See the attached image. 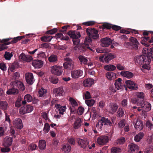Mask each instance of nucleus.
<instances>
[{
	"instance_id": "1",
	"label": "nucleus",
	"mask_w": 153,
	"mask_h": 153,
	"mask_svg": "<svg viewBox=\"0 0 153 153\" xmlns=\"http://www.w3.org/2000/svg\"><path fill=\"white\" fill-rule=\"evenodd\" d=\"M153 59V52L149 53L148 55H141L136 56L134 58L136 62L142 65L143 64H149L151 60Z\"/></svg>"
},
{
	"instance_id": "2",
	"label": "nucleus",
	"mask_w": 153,
	"mask_h": 153,
	"mask_svg": "<svg viewBox=\"0 0 153 153\" xmlns=\"http://www.w3.org/2000/svg\"><path fill=\"white\" fill-rule=\"evenodd\" d=\"M23 36H18L16 37L13 38L11 42H8V41L10 39H6L2 40L1 42L3 43V45L0 46V51H2L6 48L4 45H8L10 44H14L16 43L18 41L22 39Z\"/></svg>"
},
{
	"instance_id": "3",
	"label": "nucleus",
	"mask_w": 153,
	"mask_h": 153,
	"mask_svg": "<svg viewBox=\"0 0 153 153\" xmlns=\"http://www.w3.org/2000/svg\"><path fill=\"white\" fill-rule=\"evenodd\" d=\"M116 54L110 53L100 56L99 57V60L102 62L108 63L110 61L116 58Z\"/></svg>"
},
{
	"instance_id": "4",
	"label": "nucleus",
	"mask_w": 153,
	"mask_h": 153,
	"mask_svg": "<svg viewBox=\"0 0 153 153\" xmlns=\"http://www.w3.org/2000/svg\"><path fill=\"white\" fill-rule=\"evenodd\" d=\"M91 38H92L91 37L88 36V37L86 38L85 39V44L77 46L81 52L84 51H86L87 49H88L92 51V50L88 46V43H90L92 41Z\"/></svg>"
},
{
	"instance_id": "5",
	"label": "nucleus",
	"mask_w": 153,
	"mask_h": 153,
	"mask_svg": "<svg viewBox=\"0 0 153 153\" xmlns=\"http://www.w3.org/2000/svg\"><path fill=\"white\" fill-rule=\"evenodd\" d=\"M68 35L74 39L73 42L75 45H78L80 42L78 39L81 36L79 32L77 31H69L68 33Z\"/></svg>"
},
{
	"instance_id": "6",
	"label": "nucleus",
	"mask_w": 153,
	"mask_h": 153,
	"mask_svg": "<svg viewBox=\"0 0 153 153\" xmlns=\"http://www.w3.org/2000/svg\"><path fill=\"white\" fill-rule=\"evenodd\" d=\"M112 125V123L108 118L102 117L98 121L96 125V127L101 128L102 126L103 125L111 126Z\"/></svg>"
},
{
	"instance_id": "7",
	"label": "nucleus",
	"mask_w": 153,
	"mask_h": 153,
	"mask_svg": "<svg viewBox=\"0 0 153 153\" xmlns=\"http://www.w3.org/2000/svg\"><path fill=\"white\" fill-rule=\"evenodd\" d=\"M51 71L52 74L57 76L61 75L63 72L62 67L54 65L51 67Z\"/></svg>"
},
{
	"instance_id": "8",
	"label": "nucleus",
	"mask_w": 153,
	"mask_h": 153,
	"mask_svg": "<svg viewBox=\"0 0 153 153\" xmlns=\"http://www.w3.org/2000/svg\"><path fill=\"white\" fill-rule=\"evenodd\" d=\"M66 62L63 64L64 68L68 70H71L74 68V63L72 60L68 58H65Z\"/></svg>"
},
{
	"instance_id": "9",
	"label": "nucleus",
	"mask_w": 153,
	"mask_h": 153,
	"mask_svg": "<svg viewBox=\"0 0 153 153\" xmlns=\"http://www.w3.org/2000/svg\"><path fill=\"white\" fill-rule=\"evenodd\" d=\"M86 32L88 35L93 39H96L99 37L98 31L95 29H87Z\"/></svg>"
},
{
	"instance_id": "10",
	"label": "nucleus",
	"mask_w": 153,
	"mask_h": 153,
	"mask_svg": "<svg viewBox=\"0 0 153 153\" xmlns=\"http://www.w3.org/2000/svg\"><path fill=\"white\" fill-rule=\"evenodd\" d=\"M134 125L135 128L137 130L140 131L144 127L143 121L139 119H135L134 121Z\"/></svg>"
},
{
	"instance_id": "11",
	"label": "nucleus",
	"mask_w": 153,
	"mask_h": 153,
	"mask_svg": "<svg viewBox=\"0 0 153 153\" xmlns=\"http://www.w3.org/2000/svg\"><path fill=\"white\" fill-rule=\"evenodd\" d=\"M125 83L126 86L130 89L136 90L138 88L137 84L132 81L127 80Z\"/></svg>"
},
{
	"instance_id": "12",
	"label": "nucleus",
	"mask_w": 153,
	"mask_h": 153,
	"mask_svg": "<svg viewBox=\"0 0 153 153\" xmlns=\"http://www.w3.org/2000/svg\"><path fill=\"white\" fill-rule=\"evenodd\" d=\"M10 85L13 87L16 88L17 87L21 90L23 91L25 90V87L22 83L18 80H15L13 82H11Z\"/></svg>"
},
{
	"instance_id": "13",
	"label": "nucleus",
	"mask_w": 153,
	"mask_h": 153,
	"mask_svg": "<svg viewBox=\"0 0 153 153\" xmlns=\"http://www.w3.org/2000/svg\"><path fill=\"white\" fill-rule=\"evenodd\" d=\"M108 141V138L106 136H103L98 137L97 140V143L100 145H104Z\"/></svg>"
},
{
	"instance_id": "14",
	"label": "nucleus",
	"mask_w": 153,
	"mask_h": 153,
	"mask_svg": "<svg viewBox=\"0 0 153 153\" xmlns=\"http://www.w3.org/2000/svg\"><path fill=\"white\" fill-rule=\"evenodd\" d=\"M83 74V71L80 70H75L71 71V76L74 79H76L81 76Z\"/></svg>"
},
{
	"instance_id": "15",
	"label": "nucleus",
	"mask_w": 153,
	"mask_h": 153,
	"mask_svg": "<svg viewBox=\"0 0 153 153\" xmlns=\"http://www.w3.org/2000/svg\"><path fill=\"white\" fill-rule=\"evenodd\" d=\"M78 143L79 145L81 147L85 149L88 146V141L86 138L83 139H79L78 140Z\"/></svg>"
},
{
	"instance_id": "16",
	"label": "nucleus",
	"mask_w": 153,
	"mask_h": 153,
	"mask_svg": "<svg viewBox=\"0 0 153 153\" xmlns=\"http://www.w3.org/2000/svg\"><path fill=\"white\" fill-rule=\"evenodd\" d=\"M101 45L105 47L108 46L112 43L111 40L109 38H104L101 40Z\"/></svg>"
},
{
	"instance_id": "17",
	"label": "nucleus",
	"mask_w": 153,
	"mask_h": 153,
	"mask_svg": "<svg viewBox=\"0 0 153 153\" xmlns=\"http://www.w3.org/2000/svg\"><path fill=\"white\" fill-rule=\"evenodd\" d=\"M26 79L28 84L32 85L34 81L33 74L31 73H27L25 74Z\"/></svg>"
},
{
	"instance_id": "18",
	"label": "nucleus",
	"mask_w": 153,
	"mask_h": 153,
	"mask_svg": "<svg viewBox=\"0 0 153 153\" xmlns=\"http://www.w3.org/2000/svg\"><path fill=\"white\" fill-rule=\"evenodd\" d=\"M13 123L14 126L17 128L21 129L23 128L22 121L20 119H16L13 121Z\"/></svg>"
},
{
	"instance_id": "19",
	"label": "nucleus",
	"mask_w": 153,
	"mask_h": 153,
	"mask_svg": "<svg viewBox=\"0 0 153 153\" xmlns=\"http://www.w3.org/2000/svg\"><path fill=\"white\" fill-rule=\"evenodd\" d=\"M19 57L21 60L27 62H30L33 59L32 57L31 56L26 55L23 53L20 54Z\"/></svg>"
},
{
	"instance_id": "20",
	"label": "nucleus",
	"mask_w": 153,
	"mask_h": 153,
	"mask_svg": "<svg viewBox=\"0 0 153 153\" xmlns=\"http://www.w3.org/2000/svg\"><path fill=\"white\" fill-rule=\"evenodd\" d=\"M12 138L6 136L4 139L3 145L4 146H9L12 145Z\"/></svg>"
},
{
	"instance_id": "21",
	"label": "nucleus",
	"mask_w": 153,
	"mask_h": 153,
	"mask_svg": "<svg viewBox=\"0 0 153 153\" xmlns=\"http://www.w3.org/2000/svg\"><path fill=\"white\" fill-rule=\"evenodd\" d=\"M128 152L132 153L137 152L139 148L137 145L133 143L128 145Z\"/></svg>"
},
{
	"instance_id": "22",
	"label": "nucleus",
	"mask_w": 153,
	"mask_h": 153,
	"mask_svg": "<svg viewBox=\"0 0 153 153\" xmlns=\"http://www.w3.org/2000/svg\"><path fill=\"white\" fill-rule=\"evenodd\" d=\"M142 111H148L151 109V106L150 103L147 102H144V104L141 105Z\"/></svg>"
},
{
	"instance_id": "23",
	"label": "nucleus",
	"mask_w": 153,
	"mask_h": 153,
	"mask_svg": "<svg viewBox=\"0 0 153 153\" xmlns=\"http://www.w3.org/2000/svg\"><path fill=\"white\" fill-rule=\"evenodd\" d=\"M94 80L92 79L88 78L83 82V84L85 87H90L94 83Z\"/></svg>"
},
{
	"instance_id": "24",
	"label": "nucleus",
	"mask_w": 153,
	"mask_h": 153,
	"mask_svg": "<svg viewBox=\"0 0 153 153\" xmlns=\"http://www.w3.org/2000/svg\"><path fill=\"white\" fill-rule=\"evenodd\" d=\"M118 108L117 104L114 103H111L108 108L109 112L111 113H114L116 111Z\"/></svg>"
},
{
	"instance_id": "25",
	"label": "nucleus",
	"mask_w": 153,
	"mask_h": 153,
	"mask_svg": "<svg viewBox=\"0 0 153 153\" xmlns=\"http://www.w3.org/2000/svg\"><path fill=\"white\" fill-rule=\"evenodd\" d=\"M130 41L132 43V47L134 49L136 50L138 48V45H139V43L135 38L133 37H131L130 38Z\"/></svg>"
},
{
	"instance_id": "26",
	"label": "nucleus",
	"mask_w": 153,
	"mask_h": 153,
	"mask_svg": "<svg viewBox=\"0 0 153 153\" xmlns=\"http://www.w3.org/2000/svg\"><path fill=\"white\" fill-rule=\"evenodd\" d=\"M43 62L41 60L34 61L32 63V64L34 68H41L43 66Z\"/></svg>"
},
{
	"instance_id": "27",
	"label": "nucleus",
	"mask_w": 153,
	"mask_h": 153,
	"mask_svg": "<svg viewBox=\"0 0 153 153\" xmlns=\"http://www.w3.org/2000/svg\"><path fill=\"white\" fill-rule=\"evenodd\" d=\"M53 91L57 96H62L64 93L63 88L62 87L54 89Z\"/></svg>"
},
{
	"instance_id": "28",
	"label": "nucleus",
	"mask_w": 153,
	"mask_h": 153,
	"mask_svg": "<svg viewBox=\"0 0 153 153\" xmlns=\"http://www.w3.org/2000/svg\"><path fill=\"white\" fill-rule=\"evenodd\" d=\"M120 74L122 76L128 79L132 78L134 76L133 74L131 72L124 71H122L120 73Z\"/></svg>"
},
{
	"instance_id": "29",
	"label": "nucleus",
	"mask_w": 153,
	"mask_h": 153,
	"mask_svg": "<svg viewBox=\"0 0 153 153\" xmlns=\"http://www.w3.org/2000/svg\"><path fill=\"white\" fill-rule=\"evenodd\" d=\"M61 149L64 152L68 153L70 152L71 147L68 144H64L62 146Z\"/></svg>"
},
{
	"instance_id": "30",
	"label": "nucleus",
	"mask_w": 153,
	"mask_h": 153,
	"mask_svg": "<svg viewBox=\"0 0 153 153\" xmlns=\"http://www.w3.org/2000/svg\"><path fill=\"white\" fill-rule=\"evenodd\" d=\"M106 76L110 80L114 79L116 78V74L111 72H108L106 74Z\"/></svg>"
},
{
	"instance_id": "31",
	"label": "nucleus",
	"mask_w": 153,
	"mask_h": 153,
	"mask_svg": "<svg viewBox=\"0 0 153 153\" xmlns=\"http://www.w3.org/2000/svg\"><path fill=\"white\" fill-rule=\"evenodd\" d=\"M142 44L146 46V47L143 48L142 53L143 54V55H148L149 53L153 52V51H150V50L149 49V48L147 47L149 46L148 45L146 44L145 43H142Z\"/></svg>"
},
{
	"instance_id": "32",
	"label": "nucleus",
	"mask_w": 153,
	"mask_h": 153,
	"mask_svg": "<svg viewBox=\"0 0 153 153\" xmlns=\"http://www.w3.org/2000/svg\"><path fill=\"white\" fill-rule=\"evenodd\" d=\"M47 90L43 88L39 89L38 92V96L39 97H44L46 96Z\"/></svg>"
},
{
	"instance_id": "33",
	"label": "nucleus",
	"mask_w": 153,
	"mask_h": 153,
	"mask_svg": "<svg viewBox=\"0 0 153 153\" xmlns=\"http://www.w3.org/2000/svg\"><path fill=\"white\" fill-rule=\"evenodd\" d=\"M24 101L22 102V103L23 104H25L27 102H30L32 101V97L30 94H27L24 97Z\"/></svg>"
},
{
	"instance_id": "34",
	"label": "nucleus",
	"mask_w": 153,
	"mask_h": 153,
	"mask_svg": "<svg viewBox=\"0 0 153 153\" xmlns=\"http://www.w3.org/2000/svg\"><path fill=\"white\" fill-rule=\"evenodd\" d=\"M6 93L8 95L16 94L19 93V91L17 88L13 87L7 90Z\"/></svg>"
},
{
	"instance_id": "35",
	"label": "nucleus",
	"mask_w": 153,
	"mask_h": 153,
	"mask_svg": "<svg viewBox=\"0 0 153 153\" xmlns=\"http://www.w3.org/2000/svg\"><path fill=\"white\" fill-rule=\"evenodd\" d=\"M82 121L80 118H78L74 123V127L75 129L79 128L81 125Z\"/></svg>"
},
{
	"instance_id": "36",
	"label": "nucleus",
	"mask_w": 153,
	"mask_h": 153,
	"mask_svg": "<svg viewBox=\"0 0 153 153\" xmlns=\"http://www.w3.org/2000/svg\"><path fill=\"white\" fill-rule=\"evenodd\" d=\"M122 79L119 78L115 81V85L117 89H121L123 87V85L121 83Z\"/></svg>"
},
{
	"instance_id": "37",
	"label": "nucleus",
	"mask_w": 153,
	"mask_h": 153,
	"mask_svg": "<svg viewBox=\"0 0 153 153\" xmlns=\"http://www.w3.org/2000/svg\"><path fill=\"white\" fill-rule=\"evenodd\" d=\"M104 68L107 71H112L115 70L116 67L113 65L109 64L105 65Z\"/></svg>"
},
{
	"instance_id": "38",
	"label": "nucleus",
	"mask_w": 153,
	"mask_h": 153,
	"mask_svg": "<svg viewBox=\"0 0 153 153\" xmlns=\"http://www.w3.org/2000/svg\"><path fill=\"white\" fill-rule=\"evenodd\" d=\"M56 108L59 109L60 114H63L65 110V106H61L59 104H56L55 105Z\"/></svg>"
},
{
	"instance_id": "39",
	"label": "nucleus",
	"mask_w": 153,
	"mask_h": 153,
	"mask_svg": "<svg viewBox=\"0 0 153 153\" xmlns=\"http://www.w3.org/2000/svg\"><path fill=\"white\" fill-rule=\"evenodd\" d=\"M46 145L45 141L44 140H40L39 141V147L41 150H43L46 147Z\"/></svg>"
},
{
	"instance_id": "40",
	"label": "nucleus",
	"mask_w": 153,
	"mask_h": 153,
	"mask_svg": "<svg viewBox=\"0 0 153 153\" xmlns=\"http://www.w3.org/2000/svg\"><path fill=\"white\" fill-rule=\"evenodd\" d=\"M144 136V134L142 132H140L136 134L134 137V140L136 142H139Z\"/></svg>"
},
{
	"instance_id": "41",
	"label": "nucleus",
	"mask_w": 153,
	"mask_h": 153,
	"mask_svg": "<svg viewBox=\"0 0 153 153\" xmlns=\"http://www.w3.org/2000/svg\"><path fill=\"white\" fill-rule=\"evenodd\" d=\"M47 57L45 53L40 51L36 55V57L39 59L45 58Z\"/></svg>"
},
{
	"instance_id": "42",
	"label": "nucleus",
	"mask_w": 153,
	"mask_h": 153,
	"mask_svg": "<svg viewBox=\"0 0 153 153\" xmlns=\"http://www.w3.org/2000/svg\"><path fill=\"white\" fill-rule=\"evenodd\" d=\"M143 65L141 68V70L144 72H146V70H149L150 69L149 64H143Z\"/></svg>"
},
{
	"instance_id": "43",
	"label": "nucleus",
	"mask_w": 153,
	"mask_h": 153,
	"mask_svg": "<svg viewBox=\"0 0 153 153\" xmlns=\"http://www.w3.org/2000/svg\"><path fill=\"white\" fill-rule=\"evenodd\" d=\"M125 110L122 108H119L117 112V116L119 117H123L124 114Z\"/></svg>"
},
{
	"instance_id": "44",
	"label": "nucleus",
	"mask_w": 153,
	"mask_h": 153,
	"mask_svg": "<svg viewBox=\"0 0 153 153\" xmlns=\"http://www.w3.org/2000/svg\"><path fill=\"white\" fill-rule=\"evenodd\" d=\"M52 38V36H44L41 37V39L43 42H48L51 41Z\"/></svg>"
},
{
	"instance_id": "45",
	"label": "nucleus",
	"mask_w": 153,
	"mask_h": 153,
	"mask_svg": "<svg viewBox=\"0 0 153 153\" xmlns=\"http://www.w3.org/2000/svg\"><path fill=\"white\" fill-rule=\"evenodd\" d=\"M8 107V104L6 101H1L0 102V108L4 110H6Z\"/></svg>"
},
{
	"instance_id": "46",
	"label": "nucleus",
	"mask_w": 153,
	"mask_h": 153,
	"mask_svg": "<svg viewBox=\"0 0 153 153\" xmlns=\"http://www.w3.org/2000/svg\"><path fill=\"white\" fill-rule=\"evenodd\" d=\"M57 60V56L54 55H52L48 58V60L50 62H55Z\"/></svg>"
},
{
	"instance_id": "47",
	"label": "nucleus",
	"mask_w": 153,
	"mask_h": 153,
	"mask_svg": "<svg viewBox=\"0 0 153 153\" xmlns=\"http://www.w3.org/2000/svg\"><path fill=\"white\" fill-rule=\"evenodd\" d=\"M79 59L82 64H86L88 62L87 59L84 56H80L79 57Z\"/></svg>"
},
{
	"instance_id": "48",
	"label": "nucleus",
	"mask_w": 153,
	"mask_h": 153,
	"mask_svg": "<svg viewBox=\"0 0 153 153\" xmlns=\"http://www.w3.org/2000/svg\"><path fill=\"white\" fill-rule=\"evenodd\" d=\"M70 103L72 106L74 107L78 106V103L76 100L72 97H70L69 99Z\"/></svg>"
},
{
	"instance_id": "49",
	"label": "nucleus",
	"mask_w": 153,
	"mask_h": 153,
	"mask_svg": "<svg viewBox=\"0 0 153 153\" xmlns=\"http://www.w3.org/2000/svg\"><path fill=\"white\" fill-rule=\"evenodd\" d=\"M85 102L88 106H91L95 103V101L94 100L91 99L86 100Z\"/></svg>"
},
{
	"instance_id": "50",
	"label": "nucleus",
	"mask_w": 153,
	"mask_h": 153,
	"mask_svg": "<svg viewBox=\"0 0 153 153\" xmlns=\"http://www.w3.org/2000/svg\"><path fill=\"white\" fill-rule=\"evenodd\" d=\"M13 56V55L12 53H10L7 52H6L4 56L6 60H10Z\"/></svg>"
},
{
	"instance_id": "51",
	"label": "nucleus",
	"mask_w": 153,
	"mask_h": 153,
	"mask_svg": "<svg viewBox=\"0 0 153 153\" xmlns=\"http://www.w3.org/2000/svg\"><path fill=\"white\" fill-rule=\"evenodd\" d=\"M25 109L26 111V113H29L31 112L33 110V106L30 105H27L25 106Z\"/></svg>"
},
{
	"instance_id": "52",
	"label": "nucleus",
	"mask_w": 153,
	"mask_h": 153,
	"mask_svg": "<svg viewBox=\"0 0 153 153\" xmlns=\"http://www.w3.org/2000/svg\"><path fill=\"white\" fill-rule=\"evenodd\" d=\"M49 79L50 82L53 84H56L58 82V79L56 77L51 76Z\"/></svg>"
},
{
	"instance_id": "53",
	"label": "nucleus",
	"mask_w": 153,
	"mask_h": 153,
	"mask_svg": "<svg viewBox=\"0 0 153 153\" xmlns=\"http://www.w3.org/2000/svg\"><path fill=\"white\" fill-rule=\"evenodd\" d=\"M50 126L49 125L48 123H45L43 130V132L44 133H47L50 130Z\"/></svg>"
},
{
	"instance_id": "54",
	"label": "nucleus",
	"mask_w": 153,
	"mask_h": 153,
	"mask_svg": "<svg viewBox=\"0 0 153 153\" xmlns=\"http://www.w3.org/2000/svg\"><path fill=\"white\" fill-rule=\"evenodd\" d=\"M121 149L118 147H113L111 149V152L112 153H118L120 152Z\"/></svg>"
},
{
	"instance_id": "55",
	"label": "nucleus",
	"mask_w": 153,
	"mask_h": 153,
	"mask_svg": "<svg viewBox=\"0 0 153 153\" xmlns=\"http://www.w3.org/2000/svg\"><path fill=\"white\" fill-rule=\"evenodd\" d=\"M83 97L85 99H88L91 98V96L89 91H86L83 94Z\"/></svg>"
},
{
	"instance_id": "56",
	"label": "nucleus",
	"mask_w": 153,
	"mask_h": 153,
	"mask_svg": "<svg viewBox=\"0 0 153 153\" xmlns=\"http://www.w3.org/2000/svg\"><path fill=\"white\" fill-rule=\"evenodd\" d=\"M116 91V90L115 88L113 86H110L108 90V93L109 94H111L113 93Z\"/></svg>"
},
{
	"instance_id": "57",
	"label": "nucleus",
	"mask_w": 153,
	"mask_h": 153,
	"mask_svg": "<svg viewBox=\"0 0 153 153\" xmlns=\"http://www.w3.org/2000/svg\"><path fill=\"white\" fill-rule=\"evenodd\" d=\"M125 141V139L124 137H121L117 139L116 142L117 144H122L124 143Z\"/></svg>"
},
{
	"instance_id": "58",
	"label": "nucleus",
	"mask_w": 153,
	"mask_h": 153,
	"mask_svg": "<svg viewBox=\"0 0 153 153\" xmlns=\"http://www.w3.org/2000/svg\"><path fill=\"white\" fill-rule=\"evenodd\" d=\"M126 121L125 120H122L118 123V125L119 127L122 128L126 125Z\"/></svg>"
},
{
	"instance_id": "59",
	"label": "nucleus",
	"mask_w": 153,
	"mask_h": 153,
	"mask_svg": "<svg viewBox=\"0 0 153 153\" xmlns=\"http://www.w3.org/2000/svg\"><path fill=\"white\" fill-rule=\"evenodd\" d=\"M20 77V74L18 72L15 73L11 77V79L13 80H15L18 79Z\"/></svg>"
},
{
	"instance_id": "60",
	"label": "nucleus",
	"mask_w": 153,
	"mask_h": 153,
	"mask_svg": "<svg viewBox=\"0 0 153 153\" xmlns=\"http://www.w3.org/2000/svg\"><path fill=\"white\" fill-rule=\"evenodd\" d=\"M84 108L82 107H79L77 110V113L79 115H82L83 113Z\"/></svg>"
},
{
	"instance_id": "61",
	"label": "nucleus",
	"mask_w": 153,
	"mask_h": 153,
	"mask_svg": "<svg viewBox=\"0 0 153 153\" xmlns=\"http://www.w3.org/2000/svg\"><path fill=\"white\" fill-rule=\"evenodd\" d=\"M136 95L138 97L143 99L144 97V94L143 92H137L136 93Z\"/></svg>"
},
{
	"instance_id": "62",
	"label": "nucleus",
	"mask_w": 153,
	"mask_h": 153,
	"mask_svg": "<svg viewBox=\"0 0 153 153\" xmlns=\"http://www.w3.org/2000/svg\"><path fill=\"white\" fill-rule=\"evenodd\" d=\"M25 107H22L19 109V112L20 114H24L26 113Z\"/></svg>"
},
{
	"instance_id": "63",
	"label": "nucleus",
	"mask_w": 153,
	"mask_h": 153,
	"mask_svg": "<svg viewBox=\"0 0 153 153\" xmlns=\"http://www.w3.org/2000/svg\"><path fill=\"white\" fill-rule=\"evenodd\" d=\"M111 25H109L107 23H105L104 24L102 25V28L103 29H109L111 28Z\"/></svg>"
},
{
	"instance_id": "64",
	"label": "nucleus",
	"mask_w": 153,
	"mask_h": 153,
	"mask_svg": "<svg viewBox=\"0 0 153 153\" xmlns=\"http://www.w3.org/2000/svg\"><path fill=\"white\" fill-rule=\"evenodd\" d=\"M37 147V146L33 143L31 144L30 145L29 149L31 151L35 150Z\"/></svg>"
}]
</instances>
